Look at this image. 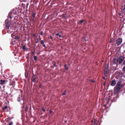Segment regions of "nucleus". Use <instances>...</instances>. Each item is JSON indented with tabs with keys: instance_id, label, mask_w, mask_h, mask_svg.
I'll use <instances>...</instances> for the list:
<instances>
[{
	"instance_id": "a878e982",
	"label": "nucleus",
	"mask_w": 125,
	"mask_h": 125,
	"mask_svg": "<svg viewBox=\"0 0 125 125\" xmlns=\"http://www.w3.org/2000/svg\"><path fill=\"white\" fill-rule=\"evenodd\" d=\"M35 78H33V79H32V81L33 82H35Z\"/></svg>"
},
{
	"instance_id": "9d476101",
	"label": "nucleus",
	"mask_w": 125,
	"mask_h": 125,
	"mask_svg": "<svg viewBox=\"0 0 125 125\" xmlns=\"http://www.w3.org/2000/svg\"><path fill=\"white\" fill-rule=\"evenodd\" d=\"M34 18L31 17V19L30 21V23L33 24L34 21Z\"/></svg>"
},
{
	"instance_id": "f257e3e1",
	"label": "nucleus",
	"mask_w": 125,
	"mask_h": 125,
	"mask_svg": "<svg viewBox=\"0 0 125 125\" xmlns=\"http://www.w3.org/2000/svg\"><path fill=\"white\" fill-rule=\"evenodd\" d=\"M5 22V28L7 31H10L12 27H16V23L15 21L13 22L11 20L8 21L6 20Z\"/></svg>"
},
{
	"instance_id": "c85d7f7f",
	"label": "nucleus",
	"mask_w": 125,
	"mask_h": 125,
	"mask_svg": "<svg viewBox=\"0 0 125 125\" xmlns=\"http://www.w3.org/2000/svg\"><path fill=\"white\" fill-rule=\"evenodd\" d=\"M9 18L10 19H12V17H11V16H10V15H9Z\"/></svg>"
},
{
	"instance_id": "4468645a",
	"label": "nucleus",
	"mask_w": 125,
	"mask_h": 125,
	"mask_svg": "<svg viewBox=\"0 0 125 125\" xmlns=\"http://www.w3.org/2000/svg\"><path fill=\"white\" fill-rule=\"evenodd\" d=\"M35 13H33L32 15V16L31 17L35 18Z\"/></svg>"
},
{
	"instance_id": "79ce46f5",
	"label": "nucleus",
	"mask_w": 125,
	"mask_h": 125,
	"mask_svg": "<svg viewBox=\"0 0 125 125\" xmlns=\"http://www.w3.org/2000/svg\"><path fill=\"white\" fill-rule=\"evenodd\" d=\"M42 32H41V35H42Z\"/></svg>"
},
{
	"instance_id": "6e6552de",
	"label": "nucleus",
	"mask_w": 125,
	"mask_h": 125,
	"mask_svg": "<svg viewBox=\"0 0 125 125\" xmlns=\"http://www.w3.org/2000/svg\"><path fill=\"white\" fill-rule=\"evenodd\" d=\"M116 82L115 80H113L110 83V85L112 86H114L116 84Z\"/></svg>"
},
{
	"instance_id": "7c9ffc66",
	"label": "nucleus",
	"mask_w": 125,
	"mask_h": 125,
	"mask_svg": "<svg viewBox=\"0 0 125 125\" xmlns=\"http://www.w3.org/2000/svg\"><path fill=\"white\" fill-rule=\"evenodd\" d=\"M67 65L66 64H65L64 65V67H67Z\"/></svg>"
},
{
	"instance_id": "49530a36",
	"label": "nucleus",
	"mask_w": 125,
	"mask_h": 125,
	"mask_svg": "<svg viewBox=\"0 0 125 125\" xmlns=\"http://www.w3.org/2000/svg\"><path fill=\"white\" fill-rule=\"evenodd\" d=\"M105 84V83H104V85Z\"/></svg>"
},
{
	"instance_id": "72a5a7b5",
	"label": "nucleus",
	"mask_w": 125,
	"mask_h": 125,
	"mask_svg": "<svg viewBox=\"0 0 125 125\" xmlns=\"http://www.w3.org/2000/svg\"><path fill=\"white\" fill-rule=\"evenodd\" d=\"M59 36L60 37H62L61 35H59Z\"/></svg>"
},
{
	"instance_id": "ddd939ff",
	"label": "nucleus",
	"mask_w": 125,
	"mask_h": 125,
	"mask_svg": "<svg viewBox=\"0 0 125 125\" xmlns=\"http://www.w3.org/2000/svg\"><path fill=\"white\" fill-rule=\"evenodd\" d=\"M84 21L83 20H80L78 22V23L79 24H81Z\"/></svg>"
},
{
	"instance_id": "9b49d317",
	"label": "nucleus",
	"mask_w": 125,
	"mask_h": 125,
	"mask_svg": "<svg viewBox=\"0 0 125 125\" xmlns=\"http://www.w3.org/2000/svg\"><path fill=\"white\" fill-rule=\"evenodd\" d=\"M118 62V58H115L114 60V63H116Z\"/></svg>"
},
{
	"instance_id": "58836bf2",
	"label": "nucleus",
	"mask_w": 125,
	"mask_h": 125,
	"mask_svg": "<svg viewBox=\"0 0 125 125\" xmlns=\"http://www.w3.org/2000/svg\"><path fill=\"white\" fill-rule=\"evenodd\" d=\"M43 47H45V44H43Z\"/></svg>"
},
{
	"instance_id": "6ab92c4d",
	"label": "nucleus",
	"mask_w": 125,
	"mask_h": 125,
	"mask_svg": "<svg viewBox=\"0 0 125 125\" xmlns=\"http://www.w3.org/2000/svg\"><path fill=\"white\" fill-rule=\"evenodd\" d=\"M42 110L43 112H45V109L43 107L42 108Z\"/></svg>"
},
{
	"instance_id": "473e14b6",
	"label": "nucleus",
	"mask_w": 125,
	"mask_h": 125,
	"mask_svg": "<svg viewBox=\"0 0 125 125\" xmlns=\"http://www.w3.org/2000/svg\"><path fill=\"white\" fill-rule=\"evenodd\" d=\"M83 22H84V24H85V23H86V21H84Z\"/></svg>"
},
{
	"instance_id": "c03bdc74",
	"label": "nucleus",
	"mask_w": 125,
	"mask_h": 125,
	"mask_svg": "<svg viewBox=\"0 0 125 125\" xmlns=\"http://www.w3.org/2000/svg\"><path fill=\"white\" fill-rule=\"evenodd\" d=\"M108 98H106V100Z\"/></svg>"
},
{
	"instance_id": "a18cd8bd",
	"label": "nucleus",
	"mask_w": 125,
	"mask_h": 125,
	"mask_svg": "<svg viewBox=\"0 0 125 125\" xmlns=\"http://www.w3.org/2000/svg\"><path fill=\"white\" fill-rule=\"evenodd\" d=\"M32 53H34V52H32Z\"/></svg>"
},
{
	"instance_id": "a19ab883",
	"label": "nucleus",
	"mask_w": 125,
	"mask_h": 125,
	"mask_svg": "<svg viewBox=\"0 0 125 125\" xmlns=\"http://www.w3.org/2000/svg\"><path fill=\"white\" fill-rule=\"evenodd\" d=\"M94 125H96V124L95 123H94Z\"/></svg>"
},
{
	"instance_id": "bb28decb",
	"label": "nucleus",
	"mask_w": 125,
	"mask_h": 125,
	"mask_svg": "<svg viewBox=\"0 0 125 125\" xmlns=\"http://www.w3.org/2000/svg\"><path fill=\"white\" fill-rule=\"evenodd\" d=\"M66 92V91H65V92L62 94V95H65L66 94V93H65Z\"/></svg>"
},
{
	"instance_id": "cd10ccee",
	"label": "nucleus",
	"mask_w": 125,
	"mask_h": 125,
	"mask_svg": "<svg viewBox=\"0 0 125 125\" xmlns=\"http://www.w3.org/2000/svg\"><path fill=\"white\" fill-rule=\"evenodd\" d=\"M65 69L66 70H68V67H65Z\"/></svg>"
},
{
	"instance_id": "2f4dec72",
	"label": "nucleus",
	"mask_w": 125,
	"mask_h": 125,
	"mask_svg": "<svg viewBox=\"0 0 125 125\" xmlns=\"http://www.w3.org/2000/svg\"><path fill=\"white\" fill-rule=\"evenodd\" d=\"M56 35H59V33H57V34H56Z\"/></svg>"
},
{
	"instance_id": "0eeeda50",
	"label": "nucleus",
	"mask_w": 125,
	"mask_h": 125,
	"mask_svg": "<svg viewBox=\"0 0 125 125\" xmlns=\"http://www.w3.org/2000/svg\"><path fill=\"white\" fill-rule=\"evenodd\" d=\"M118 59L119 64H120L124 60V58L123 57H120L118 58Z\"/></svg>"
},
{
	"instance_id": "f8f14e48",
	"label": "nucleus",
	"mask_w": 125,
	"mask_h": 125,
	"mask_svg": "<svg viewBox=\"0 0 125 125\" xmlns=\"http://www.w3.org/2000/svg\"><path fill=\"white\" fill-rule=\"evenodd\" d=\"M0 84L1 85H3L4 83L6 81L5 80H0Z\"/></svg>"
},
{
	"instance_id": "4be33fe9",
	"label": "nucleus",
	"mask_w": 125,
	"mask_h": 125,
	"mask_svg": "<svg viewBox=\"0 0 125 125\" xmlns=\"http://www.w3.org/2000/svg\"><path fill=\"white\" fill-rule=\"evenodd\" d=\"M7 108V106H5L4 108H3V109H5Z\"/></svg>"
},
{
	"instance_id": "393cba45",
	"label": "nucleus",
	"mask_w": 125,
	"mask_h": 125,
	"mask_svg": "<svg viewBox=\"0 0 125 125\" xmlns=\"http://www.w3.org/2000/svg\"><path fill=\"white\" fill-rule=\"evenodd\" d=\"M123 65L125 66V60L123 62Z\"/></svg>"
},
{
	"instance_id": "c9c22d12",
	"label": "nucleus",
	"mask_w": 125,
	"mask_h": 125,
	"mask_svg": "<svg viewBox=\"0 0 125 125\" xmlns=\"http://www.w3.org/2000/svg\"><path fill=\"white\" fill-rule=\"evenodd\" d=\"M50 39H52V36H50Z\"/></svg>"
},
{
	"instance_id": "ea45409f",
	"label": "nucleus",
	"mask_w": 125,
	"mask_h": 125,
	"mask_svg": "<svg viewBox=\"0 0 125 125\" xmlns=\"http://www.w3.org/2000/svg\"><path fill=\"white\" fill-rule=\"evenodd\" d=\"M103 78L104 79H105V78L104 77H103Z\"/></svg>"
},
{
	"instance_id": "5701e85b",
	"label": "nucleus",
	"mask_w": 125,
	"mask_h": 125,
	"mask_svg": "<svg viewBox=\"0 0 125 125\" xmlns=\"http://www.w3.org/2000/svg\"><path fill=\"white\" fill-rule=\"evenodd\" d=\"M15 38V39H19V37L18 36H16Z\"/></svg>"
},
{
	"instance_id": "de8ad7c7",
	"label": "nucleus",
	"mask_w": 125,
	"mask_h": 125,
	"mask_svg": "<svg viewBox=\"0 0 125 125\" xmlns=\"http://www.w3.org/2000/svg\"><path fill=\"white\" fill-rule=\"evenodd\" d=\"M12 34H11V36H12Z\"/></svg>"
},
{
	"instance_id": "dca6fc26",
	"label": "nucleus",
	"mask_w": 125,
	"mask_h": 125,
	"mask_svg": "<svg viewBox=\"0 0 125 125\" xmlns=\"http://www.w3.org/2000/svg\"><path fill=\"white\" fill-rule=\"evenodd\" d=\"M34 60L36 61L37 59V57L36 56H34Z\"/></svg>"
},
{
	"instance_id": "20e7f679",
	"label": "nucleus",
	"mask_w": 125,
	"mask_h": 125,
	"mask_svg": "<svg viewBox=\"0 0 125 125\" xmlns=\"http://www.w3.org/2000/svg\"><path fill=\"white\" fill-rule=\"evenodd\" d=\"M17 101L19 102L21 101L22 103H23V100L21 95H19L17 98Z\"/></svg>"
},
{
	"instance_id": "4c0bfd02",
	"label": "nucleus",
	"mask_w": 125,
	"mask_h": 125,
	"mask_svg": "<svg viewBox=\"0 0 125 125\" xmlns=\"http://www.w3.org/2000/svg\"><path fill=\"white\" fill-rule=\"evenodd\" d=\"M84 40L85 41H86L87 40L85 39V38H84Z\"/></svg>"
},
{
	"instance_id": "39448f33",
	"label": "nucleus",
	"mask_w": 125,
	"mask_h": 125,
	"mask_svg": "<svg viewBox=\"0 0 125 125\" xmlns=\"http://www.w3.org/2000/svg\"><path fill=\"white\" fill-rule=\"evenodd\" d=\"M108 64L107 65H106L105 68V72H104V75L105 76L106 75V74L108 71Z\"/></svg>"
},
{
	"instance_id": "e433bc0d",
	"label": "nucleus",
	"mask_w": 125,
	"mask_h": 125,
	"mask_svg": "<svg viewBox=\"0 0 125 125\" xmlns=\"http://www.w3.org/2000/svg\"><path fill=\"white\" fill-rule=\"evenodd\" d=\"M118 15L119 16H120L121 15V13H119Z\"/></svg>"
},
{
	"instance_id": "7ed1b4c3",
	"label": "nucleus",
	"mask_w": 125,
	"mask_h": 125,
	"mask_svg": "<svg viewBox=\"0 0 125 125\" xmlns=\"http://www.w3.org/2000/svg\"><path fill=\"white\" fill-rule=\"evenodd\" d=\"M122 39L121 38H119L116 41V44L117 46H118L120 45L122 42Z\"/></svg>"
},
{
	"instance_id": "f3484780",
	"label": "nucleus",
	"mask_w": 125,
	"mask_h": 125,
	"mask_svg": "<svg viewBox=\"0 0 125 125\" xmlns=\"http://www.w3.org/2000/svg\"><path fill=\"white\" fill-rule=\"evenodd\" d=\"M114 39L113 38H112L111 39L110 41V42H113L114 41Z\"/></svg>"
},
{
	"instance_id": "412c9836",
	"label": "nucleus",
	"mask_w": 125,
	"mask_h": 125,
	"mask_svg": "<svg viewBox=\"0 0 125 125\" xmlns=\"http://www.w3.org/2000/svg\"><path fill=\"white\" fill-rule=\"evenodd\" d=\"M124 72H125V66H124L123 69Z\"/></svg>"
},
{
	"instance_id": "f03ea898",
	"label": "nucleus",
	"mask_w": 125,
	"mask_h": 125,
	"mask_svg": "<svg viewBox=\"0 0 125 125\" xmlns=\"http://www.w3.org/2000/svg\"><path fill=\"white\" fill-rule=\"evenodd\" d=\"M121 82L117 83L116 86V89L115 90V92L117 93L120 90L122 86V84H120Z\"/></svg>"
},
{
	"instance_id": "2eb2a0df",
	"label": "nucleus",
	"mask_w": 125,
	"mask_h": 125,
	"mask_svg": "<svg viewBox=\"0 0 125 125\" xmlns=\"http://www.w3.org/2000/svg\"><path fill=\"white\" fill-rule=\"evenodd\" d=\"M22 49L23 50H25L26 49V48L25 45H24L23 46Z\"/></svg>"
},
{
	"instance_id": "aec40b11",
	"label": "nucleus",
	"mask_w": 125,
	"mask_h": 125,
	"mask_svg": "<svg viewBox=\"0 0 125 125\" xmlns=\"http://www.w3.org/2000/svg\"><path fill=\"white\" fill-rule=\"evenodd\" d=\"M66 17V15H62V18H65Z\"/></svg>"
},
{
	"instance_id": "f704fd0d",
	"label": "nucleus",
	"mask_w": 125,
	"mask_h": 125,
	"mask_svg": "<svg viewBox=\"0 0 125 125\" xmlns=\"http://www.w3.org/2000/svg\"><path fill=\"white\" fill-rule=\"evenodd\" d=\"M54 66H55V67H56V64H54Z\"/></svg>"
},
{
	"instance_id": "1a4fd4ad",
	"label": "nucleus",
	"mask_w": 125,
	"mask_h": 125,
	"mask_svg": "<svg viewBox=\"0 0 125 125\" xmlns=\"http://www.w3.org/2000/svg\"><path fill=\"white\" fill-rule=\"evenodd\" d=\"M121 12L123 13H125V4L122 7V9L121 10Z\"/></svg>"
},
{
	"instance_id": "37998d69",
	"label": "nucleus",
	"mask_w": 125,
	"mask_h": 125,
	"mask_svg": "<svg viewBox=\"0 0 125 125\" xmlns=\"http://www.w3.org/2000/svg\"><path fill=\"white\" fill-rule=\"evenodd\" d=\"M50 113H51L52 112V111H50Z\"/></svg>"
},
{
	"instance_id": "a211bd4d",
	"label": "nucleus",
	"mask_w": 125,
	"mask_h": 125,
	"mask_svg": "<svg viewBox=\"0 0 125 125\" xmlns=\"http://www.w3.org/2000/svg\"><path fill=\"white\" fill-rule=\"evenodd\" d=\"M41 43L42 45L43 44H44L43 41L42 40L41 42Z\"/></svg>"
},
{
	"instance_id": "423d86ee",
	"label": "nucleus",
	"mask_w": 125,
	"mask_h": 125,
	"mask_svg": "<svg viewBox=\"0 0 125 125\" xmlns=\"http://www.w3.org/2000/svg\"><path fill=\"white\" fill-rule=\"evenodd\" d=\"M17 9H13L11 10L10 11V13L11 14H16L18 13V11Z\"/></svg>"
},
{
	"instance_id": "b1692460",
	"label": "nucleus",
	"mask_w": 125,
	"mask_h": 125,
	"mask_svg": "<svg viewBox=\"0 0 125 125\" xmlns=\"http://www.w3.org/2000/svg\"><path fill=\"white\" fill-rule=\"evenodd\" d=\"M13 123L12 122H10L9 124L8 125H12L13 124Z\"/></svg>"
},
{
	"instance_id": "c756f323",
	"label": "nucleus",
	"mask_w": 125,
	"mask_h": 125,
	"mask_svg": "<svg viewBox=\"0 0 125 125\" xmlns=\"http://www.w3.org/2000/svg\"><path fill=\"white\" fill-rule=\"evenodd\" d=\"M91 82H92L93 83H94L95 82V81H93V80H91Z\"/></svg>"
}]
</instances>
